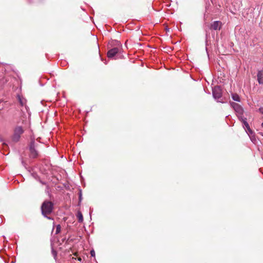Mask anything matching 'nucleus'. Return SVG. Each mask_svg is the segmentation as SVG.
<instances>
[{
    "mask_svg": "<svg viewBox=\"0 0 263 263\" xmlns=\"http://www.w3.org/2000/svg\"><path fill=\"white\" fill-rule=\"evenodd\" d=\"M53 209V204L49 201H45L42 204L41 211L42 215L48 219H53L48 215L50 214Z\"/></svg>",
    "mask_w": 263,
    "mask_h": 263,
    "instance_id": "f257e3e1",
    "label": "nucleus"
},
{
    "mask_svg": "<svg viewBox=\"0 0 263 263\" xmlns=\"http://www.w3.org/2000/svg\"><path fill=\"white\" fill-rule=\"evenodd\" d=\"M122 49V46L119 42H117L116 47L112 48L107 52V57L108 58H114L118 52H120Z\"/></svg>",
    "mask_w": 263,
    "mask_h": 263,
    "instance_id": "f03ea898",
    "label": "nucleus"
},
{
    "mask_svg": "<svg viewBox=\"0 0 263 263\" xmlns=\"http://www.w3.org/2000/svg\"><path fill=\"white\" fill-rule=\"evenodd\" d=\"M230 103L231 106L235 111L236 115L238 117V119H239L241 118V117H243L242 115L243 114V109L241 106V105L234 102H230Z\"/></svg>",
    "mask_w": 263,
    "mask_h": 263,
    "instance_id": "7ed1b4c3",
    "label": "nucleus"
},
{
    "mask_svg": "<svg viewBox=\"0 0 263 263\" xmlns=\"http://www.w3.org/2000/svg\"><path fill=\"white\" fill-rule=\"evenodd\" d=\"M24 130L22 126H17L14 130V134L12 136V140L14 142H17L19 141L21 135L24 133Z\"/></svg>",
    "mask_w": 263,
    "mask_h": 263,
    "instance_id": "20e7f679",
    "label": "nucleus"
},
{
    "mask_svg": "<svg viewBox=\"0 0 263 263\" xmlns=\"http://www.w3.org/2000/svg\"><path fill=\"white\" fill-rule=\"evenodd\" d=\"M212 93L214 98L217 100V102H221L220 99L222 97V91L219 86H215L212 89Z\"/></svg>",
    "mask_w": 263,
    "mask_h": 263,
    "instance_id": "39448f33",
    "label": "nucleus"
},
{
    "mask_svg": "<svg viewBox=\"0 0 263 263\" xmlns=\"http://www.w3.org/2000/svg\"><path fill=\"white\" fill-rule=\"evenodd\" d=\"M29 151L30 157L35 158L38 156V152L35 148V141L34 140H32L30 142Z\"/></svg>",
    "mask_w": 263,
    "mask_h": 263,
    "instance_id": "423d86ee",
    "label": "nucleus"
},
{
    "mask_svg": "<svg viewBox=\"0 0 263 263\" xmlns=\"http://www.w3.org/2000/svg\"><path fill=\"white\" fill-rule=\"evenodd\" d=\"M221 27V23L220 21H214L211 24L210 29L214 30H220Z\"/></svg>",
    "mask_w": 263,
    "mask_h": 263,
    "instance_id": "0eeeda50",
    "label": "nucleus"
},
{
    "mask_svg": "<svg viewBox=\"0 0 263 263\" xmlns=\"http://www.w3.org/2000/svg\"><path fill=\"white\" fill-rule=\"evenodd\" d=\"M17 98L18 101L20 105L22 106H25L27 111H28V107L27 106H26V102H27L26 99H25L24 98H23L20 95H17Z\"/></svg>",
    "mask_w": 263,
    "mask_h": 263,
    "instance_id": "6e6552de",
    "label": "nucleus"
},
{
    "mask_svg": "<svg viewBox=\"0 0 263 263\" xmlns=\"http://www.w3.org/2000/svg\"><path fill=\"white\" fill-rule=\"evenodd\" d=\"M239 120L242 122V123L243 124L244 127H245L247 128L248 133L251 134H252L253 132L251 129V128L249 126V125L247 121V118H243V117H241V118L239 119Z\"/></svg>",
    "mask_w": 263,
    "mask_h": 263,
    "instance_id": "1a4fd4ad",
    "label": "nucleus"
},
{
    "mask_svg": "<svg viewBox=\"0 0 263 263\" xmlns=\"http://www.w3.org/2000/svg\"><path fill=\"white\" fill-rule=\"evenodd\" d=\"M257 80L259 84H263V69L258 71Z\"/></svg>",
    "mask_w": 263,
    "mask_h": 263,
    "instance_id": "9d476101",
    "label": "nucleus"
},
{
    "mask_svg": "<svg viewBox=\"0 0 263 263\" xmlns=\"http://www.w3.org/2000/svg\"><path fill=\"white\" fill-rule=\"evenodd\" d=\"M231 96L232 98L234 101L238 102H240V98L238 95H237V93H232Z\"/></svg>",
    "mask_w": 263,
    "mask_h": 263,
    "instance_id": "9b49d317",
    "label": "nucleus"
},
{
    "mask_svg": "<svg viewBox=\"0 0 263 263\" xmlns=\"http://www.w3.org/2000/svg\"><path fill=\"white\" fill-rule=\"evenodd\" d=\"M77 217L78 218L79 222H82L83 221V215H82V214L80 212H79L78 213Z\"/></svg>",
    "mask_w": 263,
    "mask_h": 263,
    "instance_id": "f8f14e48",
    "label": "nucleus"
},
{
    "mask_svg": "<svg viewBox=\"0 0 263 263\" xmlns=\"http://www.w3.org/2000/svg\"><path fill=\"white\" fill-rule=\"evenodd\" d=\"M61 231V226L60 224H58L57 226V227H56V232H55V233L56 234H59Z\"/></svg>",
    "mask_w": 263,
    "mask_h": 263,
    "instance_id": "ddd939ff",
    "label": "nucleus"
},
{
    "mask_svg": "<svg viewBox=\"0 0 263 263\" xmlns=\"http://www.w3.org/2000/svg\"><path fill=\"white\" fill-rule=\"evenodd\" d=\"M52 254L53 256H54V258H55L57 253L56 251H54L53 249H52Z\"/></svg>",
    "mask_w": 263,
    "mask_h": 263,
    "instance_id": "4468645a",
    "label": "nucleus"
},
{
    "mask_svg": "<svg viewBox=\"0 0 263 263\" xmlns=\"http://www.w3.org/2000/svg\"><path fill=\"white\" fill-rule=\"evenodd\" d=\"M90 255L92 257L95 256V252L93 250L90 251Z\"/></svg>",
    "mask_w": 263,
    "mask_h": 263,
    "instance_id": "2eb2a0df",
    "label": "nucleus"
},
{
    "mask_svg": "<svg viewBox=\"0 0 263 263\" xmlns=\"http://www.w3.org/2000/svg\"><path fill=\"white\" fill-rule=\"evenodd\" d=\"M259 111L261 114H263V107H260L259 108Z\"/></svg>",
    "mask_w": 263,
    "mask_h": 263,
    "instance_id": "dca6fc26",
    "label": "nucleus"
},
{
    "mask_svg": "<svg viewBox=\"0 0 263 263\" xmlns=\"http://www.w3.org/2000/svg\"><path fill=\"white\" fill-rule=\"evenodd\" d=\"M78 260L81 261L82 260V259L81 258H79Z\"/></svg>",
    "mask_w": 263,
    "mask_h": 263,
    "instance_id": "f3484780",
    "label": "nucleus"
},
{
    "mask_svg": "<svg viewBox=\"0 0 263 263\" xmlns=\"http://www.w3.org/2000/svg\"><path fill=\"white\" fill-rule=\"evenodd\" d=\"M261 125L263 127V122L262 123Z\"/></svg>",
    "mask_w": 263,
    "mask_h": 263,
    "instance_id": "a211bd4d",
    "label": "nucleus"
}]
</instances>
